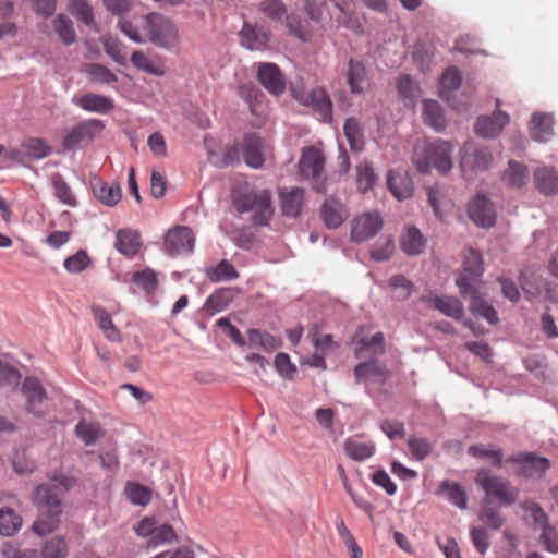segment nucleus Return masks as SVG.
Wrapping results in <instances>:
<instances>
[{
  "label": "nucleus",
  "instance_id": "4468645a",
  "mask_svg": "<svg viewBox=\"0 0 558 558\" xmlns=\"http://www.w3.org/2000/svg\"><path fill=\"white\" fill-rule=\"evenodd\" d=\"M194 235L187 227H175L170 230L165 239V248L171 256L190 253L194 247Z\"/></svg>",
  "mask_w": 558,
  "mask_h": 558
},
{
  "label": "nucleus",
  "instance_id": "3c124183",
  "mask_svg": "<svg viewBox=\"0 0 558 558\" xmlns=\"http://www.w3.org/2000/svg\"><path fill=\"white\" fill-rule=\"evenodd\" d=\"M520 508L530 514L535 530H542L545 525L549 524L548 515L539 504L532 500H525L520 504Z\"/></svg>",
  "mask_w": 558,
  "mask_h": 558
},
{
  "label": "nucleus",
  "instance_id": "f03ea898",
  "mask_svg": "<svg viewBox=\"0 0 558 558\" xmlns=\"http://www.w3.org/2000/svg\"><path fill=\"white\" fill-rule=\"evenodd\" d=\"M74 483L72 477L60 475L53 477L52 482L40 484L35 488L32 500L38 509L39 517L33 523L34 533L45 536L57 529L62 513L61 496L69 492Z\"/></svg>",
  "mask_w": 558,
  "mask_h": 558
},
{
  "label": "nucleus",
  "instance_id": "f704fd0d",
  "mask_svg": "<svg viewBox=\"0 0 558 558\" xmlns=\"http://www.w3.org/2000/svg\"><path fill=\"white\" fill-rule=\"evenodd\" d=\"M530 178L527 168L521 162L509 161L508 168L504 172L502 180L506 184L514 187L524 186Z\"/></svg>",
  "mask_w": 558,
  "mask_h": 558
},
{
  "label": "nucleus",
  "instance_id": "6e6552de",
  "mask_svg": "<svg viewBox=\"0 0 558 558\" xmlns=\"http://www.w3.org/2000/svg\"><path fill=\"white\" fill-rule=\"evenodd\" d=\"M295 99L307 107H311L324 122L332 121V104L323 87H315L307 92H293Z\"/></svg>",
  "mask_w": 558,
  "mask_h": 558
},
{
  "label": "nucleus",
  "instance_id": "c756f323",
  "mask_svg": "<svg viewBox=\"0 0 558 558\" xmlns=\"http://www.w3.org/2000/svg\"><path fill=\"white\" fill-rule=\"evenodd\" d=\"M234 363L242 368H250L258 377L270 366L268 359L252 351H241V354L234 359Z\"/></svg>",
  "mask_w": 558,
  "mask_h": 558
},
{
  "label": "nucleus",
  "instance_id": "473e14b6",
  "mask_svg": "<svg viewBox=\"0 0 558 558\" xmlns=\"http://www.w3.org/2000/svg\"><path fill=\"white\" fill-rule=\"evenodd\" d=\"M461 82L462 76L457 66H449L446 69L439 81L440 97L449 102L450 94L460 87Z\"/></svg>",
  "mask_w": 558,
  "mask_h": 558
},
{
  "label": "nucleus",
  "instance_id": "f8f14e48",
  "mask_svg": "<svg viewBox=\"0 0 558 558\" xmlns=\"http://www.w3.org/2000/svg\"><path fill=\"white\" fill-rule=\"evenodd\" d=\"M500 99H496V110L492 116H482L475 123V133L484 138L498 136L504 128L509 123L510 117L500 109Z\"/></svg>",
  "mask_w": 558,
  "mask_h": 558
},
{
  "label": "nucleus",
  "instance_id": "a19ab883",
  "mask_svg": "<svg viewBox=\"0 0 558 558\" xmlns=\"http://www.w3.org/2000/svg\"><path fill=\"white\" fill-rule=\"evenodd\" d=\"M132 64L140 71L156 75L162 76L165 74V68L160 62L151 60L146 53L143 51L136 50L131 56Z\"/></svg>",
  "mask_w": 558,
  "mask_h": 558
},
{
  "label": "nucleus",
  "instance_id": "09e8293b",
  "mask_svg": "<svg viewBox=\"0 0 558 558\" xmlns=\"http://www.w3.org/2000/svg\"><path fill=\"white\" fill-rule=\"evenodd\" d=\"M377 175L368 162H362L356 167V185L361 193H366L373 189Z\"/></svg>",
  "mask_w": 558,
  "mask_h": 558
},
{
  "label": "nucleus",
  "instance_id": "680f3d73",
  "mask_svg": "<svg viewBox=\"0 0 558 558\" xmlns=\"http://www.w3.org/2000/svg\"><path fill=\"white\" fill-rule=\"evenodd\" d=\"M90 263V259L87 253L83 250L76 252L75 254L69 256L64 263V268L71 274H77L85 270Z\"/></svg>",
  "mask_w": 558,
  "mask_h": 558
},
{
  "label": "nucleus",
  "instance_id": "393cba45",
  "mask_svg": "<svg viewBox=\"0 0 558 558\" xmlns=\"http://www.w3.org/2000/svg\"><path fill=\"white\" fill-rule=\"evenodd\" d=\"M21 390L26 397L25 407L28 412H34V408L47 399V392L36 377H25Z\"/></svg>",
  "mask_w": 558,
  "mask_h": 558
},
{
  "label": "nucleus",
  "instance_id": "4d7b16f0",
  "mask_svg": "<svg viewBox=\"0 0 558 558\" xmlns=\"http://www.w3.org/2000/svg\"><path fill=\"white\" fill-rule=\"evenodd\" d=\"M11 462L14 471L19 474L32 473L36 469V462L26 454L25 449H15Z\"/></svg>",
  "mask_w": 558,
  "mask_h": 558
},
{
  "label": "nucleus",
  "instance_id": "bb28decb",
  "mask_svg": "<svg viewBox=\"0 0 558 558\" xmlns=\"http://www.w3.org/2000/svg\"><path fill=\"white\" fill-rule=\"evenodd\" d=\"M463 271L464 274L459 277L465 276L468 280L476 287L478 284V278L484 271L483 258L477 251L470 248L465 252Z\"/></svg>",
  "mask_w": 558,
  "mask_h": 558
},
{
  "label": "nucleus",
  "instance_id": "0e129e2a",
  "mask_svg": "<svg viewBox=\"0 0 558 558\" xmlns=\"http://www.w3.org/2000/svg\"><path fill=\"white\" fill-rule=\"evenodd\" d=\"M21 379V373L8 362L0 361V386L16 387Z\"/></svg>",
  "mask_w": 558,
  "mask_h": 558
},
{
  "label": "nucleus",
  "instance_id": "a878e982",
  "mask_svg": "<svg viewBox=\"0 0 558 558\" xmlns=\"http://www.w3.org/2000/svg\"><path fill=\"white\" fill-rule=\"evenodd\" d=\"M140 234L131 229H121L116 234V248L124 256L132 257L141 247Z\"/></svg>",
  "mask_w": 558,
  "mask_h": 558
},
{
  "label": "nucleus",
  "instance_id": "58836bf2",
  "mask_svg": "<svg viewBox=\"0 0 558 558\" xmlns=\"http://www.w3.org/2000/svg\"><path fill=\"white\" fill-rule=\"evenodd\" d=\"M424 122L433 129L440 131L446 126V120L439 104L436 100L423 101Z\"/></svg>",
  "mask_w": 558,
  "mask_h": 558
},
{
  "label": "nucleus",
  "instance_id": "2f4dec72",
  "mask_svg": "<svg viewBox=\"0 0 558 558\" xmlns=\"http://www.w3.org/2000/svg\"><path fill=\"white\" fill-rule=\"evenodd\" d=\"M93 192L97 199L107 206L117 205L122 196L119 184H108L101 180L93 184Z\"/></svg>",
  "mask_w": 558,
  "mask_h": 558
},
{
  "label": "nucleus",
  "instance_id": "ddd939ff",
  "mask_svg": "<svg viewBox=\"0 0 558 558\" xmlns=\"http://www.w3.org/2000/svg\"><path fill=\"white\" fill-rule=\"evenodd\" d=\"M383 228L378 213H365L352 220L351 238L354 242H364L374 238Z\"/></svg>",
  "mask_w": 558,
  "mask_h": 558
},
{
  "label": "nucleus",
  "instance_id": "72a5a7b5",
  "mask_svg": "<svg viewBox=\"0 0 558 558\" xmlns=\"http://www.w3.org/2000/svg\"><path fill=\"white\" fill-rule=\"evenodd\" d=\"M537 190L546 195L555 194L558 191V174L554 169H538L534 174Z\"/></svg>",
  "mask_w": 558,
  "mask_h": 558
},
{
  "label": "nucleus",
  "instance_id": "864d4df0",
  "mask_svg": "<svg viewBox=\"0 0 558 558\" xmlns=\"http://www.w3.org/2000/svg\"><path fill=\"white\" fill-rule=\"evenodd\" d=\"M53 27L60 39L65 45H71L75 41L76 35L73 28V23L68 16L59 14L53 21Z\"/></svg>",
  "mask_w": 558,
  "mask_h": 558
},
{
  "label": "nucleus",
  "instance_id": "f257e3e1",
  "mask_svg": "<svg viewBox=\"0 0 558 558\" xmlns=\"http://www.w3.org/2000/svg\"><path fill=\"white\" fill-rule=\"evenodd\" d=\"M118 27L136 44L149 41L158 47L170 49L175 47L180 39L177 25L156 12L120 19Z\"/></svg>",
  "mask_w": 558,
  "mask_h": 558
},
{
  "label": "nucleus",
  "instance_id": "c9c22d12",
  "mask_svg": "<svg viewBox=\"0 0 558 558\" xmlns=\"http://www.w3.org/2000/svg\"><path fill=\"white\" fill-rule=\"evenodd\" d=\"M478 520L492 530H499L506 522L497 507L490 505V500L484 499L478 512Z\"/></svg>",
  "mask_w": 558,
  "mask_h": 558
},
{
  "label": "nucleus",
  "instance_id": "9b49d317",
  "mask_svg": "<svg viewBox=\"0 0 558 558\" xmlns=\"http://www.w3.org/2000/svg\"><path fill=\"white\" fill-rule=\"evenodd\" d=\"M469 218L478 227L490 228L496 223V210L490 199L477 194L468 205Z\"/></svg>",
  "mask_w": 558,
  "mask_h": 558
},
{
  "label": "nucleus",
  "instance_id": "cd10ccee",
  "mask_svg": "<svg viewBox=\"0 0 558 558\" xmlns=\"http://www.w3.org/2000/svg\"><path fill=\"white\" fill-rule=\"evenodd\" d=\"M401 250L409 256L420 255L425 247V239L415 227H409L400 239Z\"/></svg>",
  "mask_w": 558,
  "mask_h": 558
},
{
  "label": "nucleus",
  "instance_id": "dca6fc26",
  "mask_svg": "<svg viewBox=\"0 0 558 558\" xmlns=\"http://www.w3.org/2000/svg\"><path fill=\"white\" fill-rule=\"evenodd\" d=\"M420 301L428 307L435 308L446 316L456 319H460L464 314L463 304L453 296H438L429 293L421 296Z\"/></svg>",
  "mask_w": 558,
  "mask_h": 558
},
{
  "label": "nucleus",
  "instance_id": "8fccbe9b",
  "mask_svg": "<svg viewBox=\"0 0 558 558\" xmlns=\"http://www.w3.org/2000/svg\"><path fill=\"white\" fill-rule=\"evenodd\" d=\"M132 282L147 293H153L158 288L157 274L150 268L135 271L132 276Z\"/></svg>",
  "mask_w": 558,
  "mask_h": 558
},
{
  "label": "nucleus",
  "instance_id": "052dcab7",
  "mask_svg": "<svg viewBox=\"0 0 558 558\" xmlns=\"http://www.w3.org/2000/svg\"><path fill=\"white\" fill-rule=\"evenodd\" d=\"M247 339L250 345L259 347L260 349H275L280 345L276 338L258 329H250L247 331Z\"/></svg>",
  "mask_w": 558,
  "mask_h": 558
},
{
  "label": "nucleus",
  "instance_id": "37998d69",
  "mask_svg": "<svg viewBox=\"0 0 558 558\" xmlns=\"http://www.w3.org/2000/svg\"><path fill=\"white\" fill-rule=\"evenodd\" d=\"M206 277L211 282L231 281L239 277V272L231 263L222 259L217 266L206 269Z\"/></svg>",
  "mask_w": 558,
  "mask_h": 558
},
{
  "label": "nucleus",
  "instance_id": "5fc2aeb1",
  "mask_svg": "<svg viewBox=\"0 0 558 558\" xmlns=\"http://www.w3.org/2000/svg\"><path fill=\"white\" fill-rule=\"evenodd\" d=\"M125 494L129 500L137 506L145 507L151 499V492L137 483H129L125 487Z\"/></svg>",
  "mask_w": 558,
  "mask_h": 558
},
{
  "label": "nucleus",
  "instance_id": "4be33fe9",
  "mask_svg": "<svg viewBox=\"0 0 558 558\" xmlns=\"http://www.w3.org/2000/svg\"><path fill=\"white\" fill-rule=\"evenodd\" d=\"M387 185L391 194L398 199L403 201L412 197L413 183L411 178L401 172L389 171L387 175Z\"/></svg>",
  "mask_w": 558,
  "mask_h": 558
},
{
  "label": "nucleus",
  "instance_id": "49530a36",
  "mask_svg": "<svg viewBox=\"0 0 558 558\" xmlns=\"http://www.w3.org/2000/svg\"><path fill=\"white\" fill-rule=\"evenodd\" d=\"M93 315L99 328L104 331L108 339L112 341L119 340V330L113 325L111 316L106 310L99 306L93 307Z\"/></svg>",
  "mask_w": 558,
  "mask_h": 558
},
{
  "label": "nucleus",
  "instance_id": "7ed1b4c3",
  "mask_svg": "<svg viewBox=\"0 0 558 558\" xmlns=\"http://www.w3.org/2000/svg\"><path fill=\"white\" fill-rule=\"evenodd\" d=\"M452 144L447 141L425 142L416 145L413 162L421 173H429L436 169L445 174L452 168Z\"/></svg>",
  "mask_w": 558,
  "mask_h": 558
},
{
  "label": "nucleus",
  "instance_id": "6ab92c4d",
  "mask_svg": "<svg viewBox=\"0 0 558 558\" xmlns=\"http://www.w3.org/2000/svg\"><path fill=\"white\" fill-rule=\"evenodd\" d=\"M240 41L243 47L250 50H265L270 39L269 31L264 27L244 23L239 33Z\"/></svg>",
  "mask_w": 558,
  "mask_h": 558
},
{
  "label": "nucleus",
  "instance_id": "4c0bfd02",
  "mask_svg": "<svg viewBox=\"0 0 558 558\" xmlns=\"http://www.w3.org/2000/svg\"><path fill=\"white\" fill-rule=\"evenodd\" d=\"M75 434L86 446H93L105 433L99 423L82 420L75 426Z\"/></svg>",
  "mask_w": 558,
  "mask_h": 558
},
{
  "label": "nucleus",
  "instance_id": "a211bd4d",
  "mask_svg": "<svg viewBox=\"0 0 558 558\" xmlns=\"http://www.w3.org/2000/svg\"><path fill=\"white\" fill-rule=\"evenodd\" d=\"M242 155L245 163L254 169L265 162V141L256 134H247L243 140Z\"/></svg>",
  "mask_w": 558,
  "mask_h": 558
},
{
  "label": "nucleus",
  "instance_id": "c85d7f7f",
  "mask_svg": "<svg viewBox=\"0 0 558 558\" xmlns=\"http://www.w3.org/2000/svg\"><path fill=\"white\" fill-rule=\"evenodd\" d=\"M76 104L86 111L102 114L110 112L114 107L110 98L93 93L84 94Z\"/></svg>",
  "mask_w": 558,
  "mask_h": 558
},
{
  "label": "nucleus",
  "instance_id": "e2e57ef3",
  "mask_svg": "<svg viewBox=\"0 0 558 558\" xmlns=\"http://www.w3.org/2000/svg\"><path fill=\"white\" fill-rule=\"evenodd\" d=\"M71 12L84 24L92 25L94 23L93 8L86 0H70Z\"/></svg>",
  "mask_w": 558,
  "mask_h": 558
},
{
  "label": "nucleus",
  "instance_id": "f3484780",
  "mask_svg": "<svg viewBox=\"0 0 558 558\" xmlns=\"http://www.w3.org/2000/svg\"><path fill=\"white\" fill-rule=\"evenodd\" d=\"M258 81L271 94L279 96L286 90L284 77L274 63H260L258 66Z\"/></svg>",
  "mask_w": 558,
  "mask_h": 558
},
{
  "label": "nucleus",
  "instance_id": "a18cd8bd",
  "mask_svg": "<svg viewBox=\"0 0 558 558\" xmlns=\"http://www.w3.org/2000/svg\"><path fill=\"white\" fill-rule=\"evenodd\" d=\"M24 154L34 159H43L51 154L48 143L38 137H28L22 143Z\"/></svg>",
  "mask_w": 558,
  "mask_h": 558
},
{
  "label": "nucleus",
  "instance_id": "79ce46f5",
  "mask_svg": "<svg viewBox=\"0 0 558 558\" xmlns=\"http://www.w3.org/2000/svg\"><path fill=\"white\" fill-rule=\"evenodd\" d=\"M22 518L12 508L0 509V534L2 536L14 535L22 526Z\"/></svg>",
  "mask_w": 558,
  "mask_h": 558
},
{
  "label": "nucleus",
  "instance_id": "603ef678",
  "mask_svg": "<svg viewBox=\"0 0 558 558\" xmlns=\"http://www.w3.org/2000/svg\"><path fill=\"white\" fill-rule=\"evenodd\" d=\"M344 134L354 151H361L364 146L363 135L359 122L354 118H349L344 123Z\"/></svg>",
  "mask_w": 558,
  "mask_h": 558
},
{
  "label": "nucleus",
  "instance_id": "9d476101",
  "mask_svg": "<svg viewBox=\"0 0 558 558\" xmlns=\"http://www.w3.org/2000/svg\"><path fill=\"white\" fill-rule=\"evenodd\" d=\"M492 155L487 148L478 147L473 142H468L462 148L461 169L466 171H484L492 165Z\"/></svg>",
  "mask_w": 558,
  "mask_h": 558
},
{
  "label": "nucleus",
  "instance_id": "ea45409f",
  "mask_svg": "<svg viewBox=\"0 0 558 558\" xmlns=\"http://www.w3.org/2000/svg\"><path fill=\"white\" fill-rule=\"evenodd\" d=\"M83 73L90 82L98 84H111L118 81V76L106 65L99 63H88L83 68Z\"/></svg>",
  "mask_w": 558,
  "mask_h": 558
},
{
  "label": "nucleus",
  "instance_id": "6e6d98bb",
  "mask_svg": "<svg viewBox=\"0 0 558 558\" xmlns=\"http://www.w3.org/2000/svg\"><path fill=\"white\" fill-rule=\"evenodd\" d=\"M345 453L355 461H363L374 453V446L348 439L344 442Z\"/></svg>",
  "mask_w": 558,
  "mask_h": 558
},
{
  "label": "nucleus",
  "instance_id": "423d86ee",
  "mask_svg": "<svg viewBox=\"0 0 558 558\" xmlns=\"http://www.w3.org/2000/svg\"><path fill=\"white\" fill-rule=\"evenodd\" d=\"M475 481L485 492V499L490 500L489 498L494 497L502 506H510L518 499L519 489L500 476H488L484 471H480Z\"/></svg>",
  "mask_w": 558,
  "mask_h": 558
},
{
  "label": "nucleus",
  "instance_id": "0eeeda50",
  "mask_svg": "<svg viewBox=\"0 0 558 558\" xmlns=\"http://www.w3.org/2000/svg\"><path fill=\"white\" fill-rule=\"evenodd\" d=\"M325 158L322 151L314 146H307L302 149L299 160L300 174L305 179L315 181L314 189L319 193H325L326 187L319 182L324 171Z\"/></svg>",
  "mask_w": 558,
  "mask_h": 558
},
{
  "label": "nucleus",
  "instance_id": "c03bdc74",
  "mask_svg": "<svg viewBox=\"0 0 558 558\" xmlns=\"http://www.w3.org/2000/svg\"><path fill=\"white\" fill-rule=\"evenodd\" d=\"M354 343L359 344V349H383L385 345V337L383 332L372 333L366 328H361L353 337Z\"/></svg>",
  "mask_w": 558,
  "mask_h": 558
},
{
  "label": "nucleus",
  "instance_id": "774afa93",
  "mask_svg": "<svg viewBox=\"0 0 558 558\" xmlns=\"http://www.w3.org/2000/svg\"><path fill=\"white\" fill-rule=\"evenodd\" d=\"M277 372L284 378L291 379L296 372V367L291 363L290 357L284 352H279L274 361Z\"/></svg>",
  "mask_w": 558,
  "mask_h": 558
},
{
  "label": "nucleus",
  "instance_id": "13d9d810",
  "mask_svg": "<svg viewBox=\"0 0 558 558\" xmlns=\"http://www.w3.org/2000/svg\"><path fill=\"white\" fill-rule=\"evenodd\" d=\"M105 52L118 64L126 63V46L118 39L106 38L104 40Z\"/></svg>",
  "mask_w": 558,
  "mask_h": 558
},
{
  "label": "nucleus",
  "instance_id": "1a4fd4ad",
  "mask_svg": "<svg viewBox=\"0 0 558 558\" xmlns=\"http://www.w3.org/2000/svg\"><path fill=\"white\" fill-rule=\"evenodd\" d=\"M105 125L98 119H88L74 126L63 138V147L71 149L77 145L88 144L100 135Z\"/></svg>",
  "mask_w": 558,
  "mask_h": 558
},
{
  "label": "nucleus",
  "instance_id": "e433bc0d",
  "mask_svg": "<svg viewBox=\"0 0 558 558\" xmlns=\"http://www.w3.org/2000/svg\"><path fill=\"white\" fill-rule=\"evenodd\" d=\"M366 81L365 66L359 62L351 60L347 73V83L352 94H362L364 92V84Z\"/></svg>",
  "mask_w": 558,
  "mask_h": 558
},
{
  "label": "nucleus",
  "instance_id": "338daca9",
  "mask_svg": "<svg viewBox=\"0 0 558 558\" xmlns=\"http://www.w3.org/2000/svg\"><path fill=\"white\" fill-rule=\"evenodd\" d=\"M68 547L63 538L54 537L43 547L44 558H62L66 555Z\"/></svg>",
  "mask_w": 558,
  "mask_h": 558
},
{
  "label": "nucleus",
  "instance_id": "b1692460",
  "mask_svg": "<svg viewBox=\"0 0 558 558\" xmlns=\"http://www.w3.org/2000/svg\"><path fill=\"white\" fill-rule=\"evenodd\" d=\"M554 118L549 113H534L530 122V133L537 142H548L554 135Z\"/></svg>",
  "mask_w": 558,
  "mask_h": 558
},
{
  "label": "nucleus",
  "instance_id": "412c9836",
  "mask_svg": "<svg viewBox=\"0 0 558 558\" xmlns=\"http://www.w3.org/2000/svg\"><path fill=\"white\" fill-rule=\"evenodd\" d=\"M281 210L287 217L296 218L303 207L304 190L294 187L291 190H281L279 192Z\"/></svg>",
  "mask_w": 558,
  "mask_h": 558
},
{
  "label": "nucleus",
  "instance_id": "20e7f679",
  "mask_svg": "<svg viewBox=\"0 0 558 558\" xmlns=\"http://www.w3.org/2000/svg\"><path fill=\"white\" fill-rule=\"evenodd\" d=\"M234 207L239 213H251L255 226H268L274 216L271 193L268 190H252L234 197Z\"/></svg>",
  "mask_w": 558,
  "mask_h": 558
},
{
  "label": "nucleus",
  "instance_id": "2eb2a0df",
  "mask_svg": "<svg viewBox=\"0 0 558 558\" xmlns=\"http://www.w3.org/2000/svg\"><path fill=\"white\" fill-rule=\"evenodd\" d=\"M509 461L520 463V470L518 472L525 477L542 475L550 466V462L547 458L538 457L533 452H521L517 456H511Z\"/></svg>",
  "mask_w": 558,
  "mask_h": 558
},
{
  "label": "nucleus",
  "instance_id": "5701e85b",
  "mask_svg": "<svg viewBox=\"0 0 558 558\" xmlns=\"http://www.w3.org/2000/svg\"><path fill=\"white\" fill-rule=\"evenodd\" d=\"M354 375L357 381L374 378L377 383L384 384L390 376V372L378 360H371L359 363L354 368Z\"/></svg>",
  "mask_w": 558,
  "mask_h": 558
},
{
  "label": "nucleus",
  "instance_id": "bf43d9fd",
  "mask_svg": "<svg viewBox=\"0 0 558 558\" xmlns=\"http://www.w3.org/2000/svg\"><path fill=\"white\" fill-rule=\"evenodd\" d=\"M52 184L54 187V195L60 202L71 207L76 206V199L70 186L60 174L53 175Z\"/></svg>",
  "mask_w": 558,
  "mask_h": 558
},
{
  "label": "nucleus",
  "instance_id": "69168bd1",
  "mask_svg": "<svg viewBox=\"0 0 558 558\" xmlns=\"http://www.w3.org/2000/svg\"><path fill=\"white\" fill-rule=\"evenodd\" d=\"M408 447L416 460H424L432 451V445L426 438L412 436L408 439Z\"/></svg>",
  "mask_w": 558,
  "mask_h": 558
},
{
  "label": "nucleus",
  "instance_id": "7c9ffc66",
  "mask_svg": "<svg viewBox=\"0 0 558 558\" xmlns=\"http://www.w3.org/2000/svg\"><path fill=\"white\" fill-rule=\"evenodd\" d=\"M437 495H445L446 498L456 505L458 508L464 510L468 507V496L465 489L458 483L448 480L442 481L436 492Z\"/></svg>",
  "mask_w": 558,
  "mask_h": 558
},
{
  "label": "nucleus",
  "instance_id": "39448f33",
  "mask_svg": "<svg viewBox=\"0 0 558 558\" xmlns=\"http://www.w3.org/2000/svg\"><path fill=\"white\" fill-rule=\"evenodd\" d=\"M457 286L460 294L470 299L469 310L475 317L485 319L488 324L498 323V315L495 308L480 294L477 286L472 284L465 276L458 277Z\"/></svg>",
  "mask_w": 558,
  "mask_h": 558
},
{
  "label": "nucleus",
  "instance_id": "de8ad7c7",
  "mask_svg": "<svg viewBox=\"0 0 558 558\" xmlns=\"http://www.w3.org/2000/svg\"><path fill=\"white\" fill-rule=\"evenodd\" d=\"M258 10L270 21L281 23L287 16V7L281 0H262Z\"/></svg>",
  "mask_w": 558,
  "mask_h": 558
},
{
  "label": "nucleus",
  "instance_id": "aec40b11",
  "mask_svg": "<svg viewBox=\"0 0 558 558\" xmlns=\"http://www.w3.org/2000/svg\"><path fill=\"white\" fill-rule=\"evenodd\" d=\"M320 216L327 228L336 229L347 219L348 213L339 201L329 197L322 205Z\"/></svg>",
  "mask_w": 558,
  "mask_h": 558
}]
</instances>
